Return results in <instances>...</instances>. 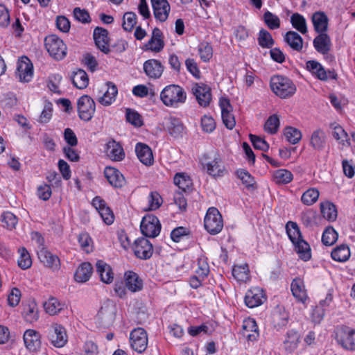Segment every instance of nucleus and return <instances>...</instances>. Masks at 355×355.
Instances as JSON below:
<instances>
[{"instance_id":"obj_60","label":"nucleus","mask_w":355,"mask_h":355,"mask_svg":"<svg viewBox=\"0 0 355 355\" xmlns=\"http://www.w3.org/2000/svg\"><path fill=\"white\" fill-rule=\"evenodd\" d=\"M302 221L306 227H312L315 223L316 213L313 210H307L302 214Z\"/></svg>"},{"instance_id":"obj_57","label":"nucleus","mask_w":355,"mask_h":355,"mask_svg":"<svg viewBox=\"0 0 355 355\" xmlns=\"http://www.w3.org/2000/svg\"><path fill=\"white\" fill-rule=\"evenodd\" d=\"M200 58L204 62L209 61L213 55L211 46L207 42H202L199 45L198 48Z\"/></svg>"},{"instance_id":"obj_64","label":"nucleus","mask_w":355,"mask_h":355,"mask_svg":"<svg viewBox=\"0 0 355 355\" xmlns=\"http://www.w3.org/2000/svg\"><path fill=\"white\" fill-rule=\"evenodd\" d=\"M83 355H98V348L97 345L92 341H86L83 347Z\"/></svg>"},{"instance_id":"obj_62","label":"nucleus","mask_w":355,"mask_h":355,"mask_svg":"<svg viewBox=\"0 0 355 355\" xmlns=\"http://www.w3.org/2000/svg\"><path fill=\"white\" fill-rule=\"evenodd\" d=\"M250 139L254 148L262 151L268 150L269 145L264 139L252 134L250 135Z\"/></svg>"},{"instance_id":"obj_20","label":"nucleus","mask_w":355,"mask_h":355,"mask_svg":"<svg viewBox=\"0 0 355 355\" xmlns=\"http://www.w3.org/2000/svg\"><path fill=\"white\" fill-rule=\"evenodd\" d=\"M23 338L26 347L30 352H36L40 348V335L37 331L28 329L24 332Z\"/></svg>"},{"instance_id":"obj_14","label":"nucleus","mask_w":355,"mask_h":355,"mask_svg":"<svg viewBox=\"0 0 355 355\" xmlns=\"http://www.w3.org/2000/svg\"><path fill=\"white\" fill-rule=\"evenodd\" d=\"M107 30L102 27H96L94 30L93 37L97 48L105 54L110 52V38Z\"/></svg>"},{"instance_id":"obj_45","label":"nucleus","mask_w":355,"mask_h":355,"mask_svg":"<svg viewBox=\"0 0 355 355\" xmlns=\"http://www.w3.org/2000/svg\"><path fill=\"white\" fill-rule=\"evenodd\" d=\"M257 41L261 47L266 49H271L275 44L271 34L263 28L259 31Z\"/></svg>"},{"instance_id":"obj_55","label":"nucleus","mask_w":355,"mask_h":355,"mask_svg":"<svg viewBox=\"0 0 355 355\" xmlns=\"http://www.w3.org/2000/svg\"><path fill=\"white\" fill-rule=\"evenodd\" d=\"M338 239V233L332 227L325 229L322 234V242L324 245L330 246L333 245Z\"/></svg>"},{"instance_id":"obj_9","label":"nucleus","mask_w":355,"mask_h":355,"mask_svg":"<svg viewBox=\"0 0 355 355\" xmlns=\"http://www.w3.org/2000/svg\"><path fill=\"white\" fill-rule=\"evenodd\" d=\"M79 117L85 121H90L95 112L94 101L87 95L82 96L77 103Z\"/></svg>"},{"instance_id":"obj_47","label":"nucleus","mask_w":355,"mask_h":355,"mask_svg":"<svg viewBox=\"0 0 355 355\" xmlns=\"http://www.w3.org/2000/svg\"><path fill=\"white\" fill-rule=\"evenodd\" d=\"M286 233L293 243L302 239L300 228L296 223L288 221L286 225Z\"/></svg>"},{"instance_id":"obj_22","label":"nucleus","mask_w":355,"mask_h":355,"mask_svg":"<svg viewBox=\"0 0 355 355\" xmlns=\"http://www.w3.org/2000/svg\"><path fill=\"white\" fill-rule=\"evenodd\" d=\"M315 50L323 55L327 54L331 49V39L325 33H320L313 42Z\"/></svg>"},{"instance_id":"obj_19","label":"nucleus","mask_w":355,"mask_h":355,"mask_svg":"<svg viewBox=\"0 0 355 355\" xmlns=\"http://www.w3.org/2000/svg\"><path fill=\"white\" fill-rule=\"evenodd\" d=\"M105 153L107 156L112 161L120 162L125 157V152L122 146L114 139L107 143Z\"/></svg>"},{"instance_id":"obj_39","label":"nucleus","mask_w":355,"mask_h":355,"mask_svg":"<svg viewBox=\"0 0 355 355\" xmlns=\"http://www.w3.org/2000/svg\"><path fill=\"white\" fill-rule=\"evenodd\" d=\"M295 248V251L299 254L300 259L304 261H308L310 259L311 249L310 246L306 241L301 239L296 242L293 243Z\"/></svg>"},{"instance_id":"obj_44","label":"nucleus","mask_w":355,"mask_h":355,"mask_svg":"<svg viewBox=\"0 0 355 355\" xmlns=\"http://www.w3.org/2000/svg\"><path fill=\"white\" fill-rule=\"evenodd\" d=\"M291 23L294 28L302 34L307 32L306 21L305 18L299 13H294L291 17Z\"/></svg>"},{"instance_id":"obj_29","label":"nucleus","mask_w":355,"mask_h":355,"mask_svg":"<svg viewBox=\"0 0 355 355\" xmlns=\"http://www.w3.org/2000/svg\"><path fill=\"white\" fill-rule=\"evenodd\" d=\"M326 139L325 132L320 128L317 129L311 136L310 145L315 150L321 151L324 148Z\"/></svg>"},{"instance_id":"obj_24","label":"nucleus","mask_w":355,"mask_h":355,"mask_svg":"<svg viewBox=\"0 0 355 355\" xmlns=\"http://www.w3.org/2000/svg\"><path fill=\"white\" fill-rule=\"evenodd\" d=\"M263 297V291L259 288H254L245 294V302L246 306L250 308H254L262 304Z\"/></svg>"},{"instance_id":"obj_6","label":"nucleus","mask_w":355,"mask_h":355,"mask_svg":"<svg viewBox=\"0 0 355 355\" xmlns=\"http://www.w3.org/2000/svg\"><path fill=\"white\" fill-rule=\"evenodd\" d=\"M116 308L113 302L106 301L97 314V323L103 328L110 327L115 320Z\"/></svg>"},{"instance_id":"obj_13","label":"nucleus","mask_w":355,"mask_h":355,"mask_svg":"<svg viewBox=\"0 0 355 355\" xmlns=\"http://www.w3.org/2000/svg\"><path fill=\"white\" fill-rule=\"evenodd\" d=\"M16 75L21 82H29L33 75V67L31 60L26 56L22 57L17 62Z\"/></svg>"},{"instance_id":"obj_41","label":"nucleus","mask_w":355,"mask_h":355,"mask_svg":"<svg viewBox=\"0 0 355 355\" xmlns=\"http://www.w3.org/2000/svg\"><path fill=\"white\" fill-rule=\"evenodd\" d=\"M331 258L336 261H346L350 257L349 248L347 245H340L331 252Z\"/></svg>"},{"instance_id":"obj_52","label":"nucleus","mask_w":355,"mask_h":355,"mask_svg":"<svg viewBox=\"0 0 355 355\" xmlns=\"http://www.w3.org/2000/svg\"><path fill=\"white\" fill-rule=\"evenodd\" d=\"M319 195L320 193L317 189L311 188L302 194L301 200L306 205H311L318 200Z\"/></svg>"},{"instance_id":"obj_32","label":"nucleus","mask_w":355,"mask_h":355,"mask_svg":"<svg viewBox=\"0 0 355 355\" xmlns=\"http://www.w3.org/2000/svg\"><path fill=\"white\" fill-rule=\"evenodd\" d=\"M92 270V266L89 263L84 262L81 263L75 272V280L80 283L86 282L89 279Z\"/></svg>"},{"instance_id":"obj_51","label":"nucleus","mask_w":355,"mask_h":355,"mask_svg":"<svg viewBox=\"0 0 355 355\" xmlns=\"http://www.w3.org/2000/svg\"><path fill=\"white\" fill-rule=\"evenodd\" d=\"M284 134L288 141L292 144H297L302 138L300 130L291 126L285 128Z\"/></svg>"},{"instance_id":"obj_37","label":"nucleus","mask_w":355,"mask_h":355,"mask_svg":"<svg viewBox=\"0 0 355 355\" xmlns=\"http://www.w3.org/2000/svg\"><path fill=\"white\" fill-rule=\"evenodd\" d=\"M168 131L174 137H179L182 135L184 126L181 121L175 117H169L166 125Z\"/></svg>"},{"instance_id":"obj_34","label":"nucleus","mask_w":355,"mask_h":355,"mask_svg":"<svg viewBox=\"0 0 355 355\" xmlns=\"http://www.w3.org/2000/svg\"><path fill=\"white\" fill-rule=\"evenodd\" d=\"M71 80L73 85L80 89L86 88L89 84L88 75L85 71L81 69L73 72Z\"/></svg>"},{"instance_id":"obj_53","label":"nucleus","mask_w":355,"mask_h":355,"mask_svg":"<svg viewBox=\"0 0 355 355\" xmlns=\"http://www.w3.org/2000/svg\"><path fill=\"white\" fill-rule=\"evenodd\" d=\"M19 258L18 259V266L23 270L29 268L32 265V260L27 250L21 247L18 250Z\"/></svg>"},{"instance_id":"obj_43","label":"nucleus","mask_w":355,"mask_h":355,"mask_svg":"<svg viewBox=\"0 0 355 355\" xmlns=\"http://www.w3.org/2000/svg\"><path fill=\"white\" fill-rule=\"evenodd\" d=\"M64 305L58 299L50 297L48 301L44 303V308L47 313L54 315L62 310Z\"/></svg>"},{"instance_id":"obj_63","label":"nucleus","mask_w":355,"mask_h":355,"mask_svg":"<svg viewBox=\"0 0 355 355\" xmlns=\"http://www.w3.org/2000/svg\"><path fill=\"white\" fill-rule=\"evenodd\" d=\"M1 221L5 223L8 229L15 228L17 223V218L11 212L7 211L2 214Z\"/></svg>"},{"instance_id":"obj_2","label":"nucleus","mask_w":355,"mask_h":355,"mask_svg":"<svg viewBox=\"0 0 355 355\" xmlns=\"http://www.w3.org/2000/svg\"><path fill=\"white\" fill-rule=\"evenodd\" d=\"M200 162L202 167L207 169V173L214 178L223 177L226 172L219 155L215 151L205 153Z\"/></svg>"},{"instance_id":"obj_28","label":"nucleus","mask_w":355,"mask_h":355,"mask_svg":"<svg viewBox=\"0 0 355 355\" xmlns=\"http://www.w3.org/2000/svg\"><path fill=\"white\" fill-rule=\"evenodd\" d=\"M300 340V336L296 331H288L283 341L284 348L288 352H293L297 349Z\"/></svg>"},{"instance_id":"obj_61","label":"nucleus","mask_w":355,"mask_h":355,"mask_svg":"<svg viewBox=\"0 0 355 355\" xmlns=\"http://www.w3.org/2000/svg\"><path fill=\"white\" fill-rule=\"evenodd\" d=\"M73 16L76 20L82 23H89L91 21L89 12L85 9H81L76 7L73 9Z\"/></svg>"},{"instance_id":"obj_35","label":"nucleus","mask_w":355,"mask_h":355,"mask_svg":"<svg viewBox=\"0 0 355 355\" xmlns=\"http://www.w3.org/2000/svg\"><path fill=\"white\" fill-rule=\"evenodd\" d=\"M306 69L321 80H327V73L324 68L317 61L309 60L306 62Z\"/></svg>"},{"instance_id":"obj_3","label":"nucleus","mask_w":355,"mask_h":355,"mask_svg":"<svg viewBox=\"0 0 355 355\" xmlns=\"http://www.w3.org/2000/svg\"><path fill=\"white\" fill-rule=\"evenodd\" d=\"M270 88L272 91L282 98L293 96L296 87L288 78L282 76H274L270 79Z\"/></svg>"},{"instance_id":"obj_12","label":"nucleus","mask_w":355,"mask_h":355,"mask_svg":"<svg viewBox=\"0 0 355 355\" xmlns=\"http://www.w3.org/2000/svg\"><path fill=\"white\" fill-rule=\"evenodd\" d=\"M132 250L135 255L141 259H150L153 252V245L144 237L139 238L134 242Z\"/></svg>"},{"instance_id":"obj_46","label":"nucleus","mask_w":355,"mask_h":355,"mask_svg":"<svg viewBox=\"0 0 355 355\" xmlns=\"http://www.w3.org/2000/svg\"><path fill=\"white\" fill-rule=\"evenodd\" d=\"M273 180L279 184H288L293 180V174L288 170L279 169L274 172Z\"/></svg>"},{"instance_id":"obj_49","label":"nucleus","mask_w":355,"mask_h":355,"mask_svg":"<svg viewBox=\"0 0 355 355\" xmlns=\"http://www.w3.org/2000/svg\"><path fill=\"white\" fill-rule=\"evenodd\" d=\"M249 268L247 264L234 266L232 269V275L239 282H245L249 278Z\"/></svg>"},{"instance_id":"obj_16","label":"nucleus","mask_w":355,"mask_h":355,"mask_svg":"<svg viewBox=\"0 0 355 355\" xmlns=\"http://www.w3.org/2000/svg\"><path fill=\"white\" fill-rule=\"evenodd\" d=\"M143 69L146 75L149 78L156 80L162 76L164 67L160 61L155 59H150L144 63Z\"/></svg>"},{"instance_id":"obj_31","label":"nucleus","mask_w":355,"mask_h":355,"mask_svg":"<svg viewBox=\"0 0 355 355\" xmlns=\"http://www.w3.org/2000/svg\"><path fill=\"white\" fill-rule=\"evenodd\" d=\"M312 22L317 33H325L328 28V18L323 12H316L312 16Z\"/></svg>"},{"instance_id":"obj_59","label":"nucleus","mask_w":355,"mask_h":355,"mask_svg":"<svg viewBox=\"0 0 355 355\" xmlns=\"http://www.w3.org/2000/svg\"><path fill=\"white\" fill-rule=\"evenodd\" d=\"M333 129L332 135L336 140L343 145H345V142H348V135L340 125H336L333 127Z\"/></svg>"},{"instance_id":"obj_58","label":"nucleus","mask_w":355,"mask_h":355,"mask_svg":"<svg viewBox=\"0 0 355 355\" xmlns=\"http://www.w3.org/2000/svg\"><path fill=\"white\" fill-rule=\"evenodd\" d=\"M238 178L242 181L247 188L253 187L255 184L254 178L244 169L238 170L236 172Z\"/></svg>"},{"instance_id":"obj_5","label":"nucleus","mask_w":355,"mask_h":355,"mask_svg":"<svg viewBox=\"0 0 355 355\" xmlns=\"http://www.w3.org/2000/svg\"><path fill=\"white\" fill-rule=\"evenodd\" d=\"M204 226L207 231L213 235L219 233L223 227L222 216L215 207L208 209L204 220Z\"/></svg>"},{"instance_id":"obj_4","label":"nucleus","mask_w":355,"mask_h":355,"mask_svg":"<svg viewBox=\"0 0 355 355\" xmlns=\"http://www.w3.org/2000/svg\"><path fill=\"white\" fill-rule=\"evenodd\" d=\"M44 45L49 55L57 60H62L67 55L66 44L55 35L46 37Z\"/></svg>"},{"instance_id":"obj_48","label":"nucleus","mask_w":355,"mask_h":355,"mask_svg":"<svg viewBox=\"0 0 355 355\" xmlns=\"http://www.w3.org/2000/svg\"><path fill=\"white\" fill-rule=\"evenodd\" d=\"M126 121L137 128L144 125L142 116L135 110L127 108L125 111Z\"/></svg>"},{"instance_id":"obj_18","label":"nucleus","mask_w":355,"mask_h":355,"mask_svg":"<svg viewBox=\"0 0 355 355\" xmlns=\"http://www.w3.org/2000/svg\"><path fill=\"white\" fill-rule=\"evenodd\" d=\"M40 261L48 268L53 270H58L60 268V259L58 256L53 254L46 248L42 247L37 252Z\"/></svg>"},{"instance_id":"obj_27","label":"nucleus","mask_w":355,"mask_h":355,"mask_svg":"<svg viewBox=\"0 0 355 355\" xmlns=\"http://www.w3.org/2000/svg\"><path fill=\"white\" fill-rule=\"evenodd\" d=\"M125 286L132 292L139 291L142 289L143 282L138 275L132 271L125 273Z\"/></svg>"},{"instance_id":"obj_25","label":"nucleus","mask_w":355,"mask_h":355,"mask_svg":"<svg viewBox=\"0 0 355 355\" xmlns=\"http://www.w3.org/2000/svg\"><path fill=\"white\" fill-rule=\"evenodd\" d=\"M162 37L163 35L162 31L158 28H155L153 30L150 40L146 45L147 49L154 52L161 51L164 46V42Z\"/></svg>"},{"instance_id":"obj_1","label":"nucleus","mask_w":355,"mask_h":355,"mask_svg":"<svg viewBox=\"0 0 355 355\" xmlns=\"http://www.w3.org/2000/svg\"><path fill=\"white\" fill-rule=\"evenodd\" d=\"M160 100L167 107H178L185 103L187 93L180 86L175 84L166 86L160 93Z\"/></svg>"},{"instance_id":"obj_15","label":"nucleus","mask_w":355,"mask_h":355,"mask_svg":"<svg viewBox=\"0 0 355 355\" xmlns=\"http://www.w3.org/2000/svg\"><path fill=\"white\" fill-rule=\"evenodd\" d=\"M51 344L56 347H62L67 342V336L64 328L58 324H53L49 332Z\"/></svg>"},{"instance_id":"obj_23","label":"nucleus","mask_w":355,"mask_h":355,"mask_svg":"<svg viewBox=\"0 0 355 355\" xmlns=\"http://www.w3.org/2000/svg\"><path fill=\"white\" fill-rule=\"evenodd\" d=\"M135 152L138 159L146 166H150L153 163V155L151 149L142 143H138L135 147Z\"/></svg>"},{"instance_id":"obj_17","label":"nucleus","mask_w":355,"mask_h":355,"mask_svg":"<svg viewBox=\"0 0 355 355\" xmlns=\"http://www.w3.org/2000/svg\"><path fill=\"white\" fill-rule=\"evenodd\" d=\"M153 14L156 19L165 21L170 12V5L167 0H151Z\"/></svg>"},{"instance_id":"obj_42","label":"nucleus","mask_w":355,"mask_h":355,"mask_svg":"<svg viewBox=\"0 0 355 355\" xmlns=\"http://www.w3.org/2000/svg\"><path fill=\"white\" fill-rule=\"evenodd\" d=\"M24 317L25 320L32 323L39 318L37 306L35 302L29 303L24 308Z\"/></svg>"},{"instance_id":"obj_11","label":"nucleus","mask_w":355,"mask_h":355,"mask_svg":"<svg viewBox=\"0 0 355 355\" xmlns=\"http://www.w3.org/2000/svg\"><path fill=\"white\" fill-rule=\"evenodd\" d=\"M192 94L200 106L206 107L209 105L211 101V88L202 83H195L191 88Z\"/></svg>"},{"instance_id":"obj_7","label":"nucleus","mask_w":355,"mask_h":355,"mask_svg":"<svg viewBox=\"0 0 355 355\" xmlns=\"http://www.w3.org/2000/svg\"><path fill=\"white\" fill-rule=\"evenodd\" d=\"M336 339L344 349L355 350V330L346 326L340 327L336 331Z\"/></svg>"},{"instance_id":"obj_33","label":"nucleus","mask_w":355,"mask_h":355,"mask_svg":"<svg viewBox=\"0 0 355 355\" xmlns=\"http://www.w3.org/2000/svg\"><path fill=\"white\" fill-rule=\"evenodd\" d=\"M284 41L293 50L300 51L303 47V39L295 31H288L284 36Z\"/></svg>"},{"instance_id":"obj_8","label":"nucleus","mask_w":355,"mask_h":355,"mask_svg":"<svg viewBox=\"0 0 355 355\" xmlns=\"http://www.w3.org/2000/svg\"><path fill=\"white\" fill-rule=\"evenodd\" d=\"M140 229L145 236L155 238L160 232L161 224L155 216L148 214L143 218Z\"/></svg>"},{"instance_id":"obj_38","label":"nucleus","mask_w":355,"mask_h":355,"mask_svg":"<svg viewBox=\"0 0 355 355\" xmlns=\"http://www.w3.org/2000/svg\"><path fill=\"white\" fill-rule=\"evenodd\" d=\"M291 291L293 296L300 302H304L307 297L303 282L300 279H295L291 283Z\"/></svg>"},{"instance_id":"obj_36","label":"nucleus","mask_w":355,"mask_h":355,"mask_svg":"<svg viewBox=\"0 0 355 355\" xmlns=\"http://www.w3.org/2000/svg\"><path fill=\"white\" fill-rule=\"evenodd\" d=\"M107 89L103 96L98 98V102L105 106H108L115 100L118 90L114 84L110 82L107 83Z\"/></svg>"},{"instance_id":"obj_56","label":"nucleus","mask_w":355,"mask_h":355,"mask_svg":"<svg viewBox=\"0 0 355 355\" xmlns=\"http://www.w3.org/2000/svg\"><path fill=\"white\" fill-rule=\"evenodd\" d=\"M137 23V15L133 12H127L123 17V28L126 31H131Z\"/></svg>"},{"instance_id":"obj_54","label":"nucleus","mask_w":355,"mask_h":355,"mask_svg":"<svg viewBox=\"0 0 355 355\" xmlns=\"http://www.w3.org/2000/svg\"><path fill=\"white\" fill-rule=\"evenodd\" d=\"M263 21L270 30L277 29L280 27L279 18L268 10L263 14Z\"/></svg>"},{"instance_id":"obj_10","label":"nucleus","mask_w":355,"mask_h":355,"mask_svg":"<svg viewBox=\"0 0 355 355\" xmlns=\"http://www.w3.org/2000/svg\"><path fill=\"white\" fill-rule=\"evenodd\" d=\"M130 342L132 348L138 353L144 352L148 345V336L143 328L133 329L130 335Z\"/></svg>"},{"instance_id":"obj_21","label":"nucleus","mask_w":355,"mask_h":355,"mask_svg":"<svg viewBox=\"0 0 355 355\" xmlns=\"http://www.w3.org/2000/svg\"><path fill=\"white\" fill-rule=\"evenodd\" d=\"M104 173L109 183L114 187L121 188L125 184L124 176L116 168L106 167Z\"/></svg>"},{"instance_id":"obj_40","label":"nucleus","mask_w":355,"mask_h":355,"mask_svg":"<svg viewBox=\"0 0 355 355\" xmlns=\"http://www.w3.org/2000/svg\"><path fill=\"white\" fill-rule=\"evenodd\" d=\"M321 213L323 217L329 221H334L337 218V209L336 206L329 202L320 203Z\"/></svg>"},{"instance_id":"obj_26","label":"nucleus","mask_w":355,"mask_h":355,"mask_svg":"<svg viewBox=\"0 0 355 355\" xmlns=\"http://www.w3.org/2000/svg\"><path fill=\"white\" fill-rule=\"evenodd\" d=\"M242 334L248 340H255L259 336V330L254 319L248 318L244 320Z\"/></svg>"},{"instance_id":"obj_30","label":"nucleus","mask_w":355,"mask_h":355,"mask_svg":"<svg viewBox=\"0 0 355 355\" xmlns=\"http://www.w3.org/2000/svg\"><path fill=\"white\" fill-rule=\"evenodd\" d=\"M96 271L101 279L105 284H110L113 280V272L111 267L103 261L99 260L96 264Z\"/></svg>"},{"instance_id":"obj_50","label":"nucleus","mask_w":355,"mask_h":355,"mask_svg":"<svg viewBox=\"0 0 355 355\" xmlns=\"http://www.w3.org/2000/svg\"><path fill=\"white\" fill-rule=\"evenodd\" d=\"M280 121L277 114H272L267 119L264 125V130L269 134H276L279 130Z\"/></svg>"}]
</instances>
